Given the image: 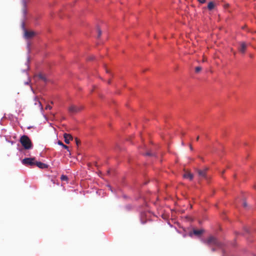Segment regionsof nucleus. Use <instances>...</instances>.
<instances>
[{
	"mask_svg": "<svg viewBox=\"0 0 256 256\" xmlns=\"http://www.w3.org/2000/svg\"><path fill=\"white\" fill-rule=\"evenodd\" d=\"M20 142L25 150H30L32 148V144L30 138L26 135L22 136Z\"/></svg>",
	"mask_w": 256,
	"mask_h": 256,
	"instance_id": "2",
	"label": "nucleus"
},
{
	"mask_svg": "<svg viewBox=\"0 0 256 256\" xmlns=\"http://www.w3.org/2000/svg\"><path fill=\"white\" fill-rule=\"evenodd\" d=\"M215 6V4H214V2H210L208 4V8L210 10H212V9L214 8Z\"/></svg>",
	"mask_w": 256,
	"mask_h": 256,
	"instance_id": "13",
	"label": "nucleus"
},
{
	"mask_svg": "<svg viewBox=\"0 0 256 256\" xmlns=\"http://www.w3.org/2000/svg\"><path fill=\"white\" fill-rule=\"evenodd\" d=\"M60 178L62 180H68V177L66 176L62 175Z\"/></svg>",
	"mask_w": 256,
	"mask_h": 256,
	"instance_id": "17",
	"label": "nucleus"
},
{
	"mask_svg": "<svg viewBox=\"0 0 256 256\" xmlns=\"http://www.w3.org/2000/svg\"><path fill=\"white\" fill-rule=\"evenodd\" d=\"M64 142L66 144H69L70 143V140H72V136L71 134H64Z\"/></svg>",
	"mask_w": 256,
	"mask_h": 256,
	"instance_id": "8",
	"label": "nucleus"
},
{
	"mask_svg": "<svg viewBox=\"0 0 256 256\" xmlns=\"http://www.w3.org/2000/svg\"><path fill=\"white\" fill-rule=\"evenodd\" d=\"M196 140H199V136H197Z\"/></svg>",
	"mask_w": 256,
	"mask_h": 256,
	"instance_id": "24",
	"label": "nucleus"
},
{
	"mask_svg": "<svg viewBox=\"0 0 256 256\" xmlns=\"http://www.w3.org/2000/svg\"><path fill=\"white\" fill-rule=\"evenodd\" d=\"M198 2L201 4H204L206 2V0H198Z\"/></svg>",
	"mask_w": 256,
	"mask_h": 256,
	"instance_id": "21",
	"label": "nucleus"
},
{
	"mask_svg": "<svg viewBox=\"0 0 256 256\" xmlns=\"http://www.w3.org/2000/svg\"><path fill=\"white\" fill-rule=\"evenodd\" d=\"M94 58V56L90 58V60H92Z\"/></svg>",
	"mask_w": 256,
	"mask_h": 256,
	"instance_id": "26",
	"label": "nucleus"
},
{
	"mask_svg": "<svg viewBox=\"0 0 256 256\" xmlns=\"http://www.w3.org/2000/svg\"><path fill=\"white\" fill-rule=\"evenodd\" d=\"M24 30V36L26 39H30L36 35V33L34 31H29L26 30L24 26H22Z\"/></svg>",
	"mask_w": 256,
	"mask_h": 256,
	"instance_id": "3",
	"label": "nucleus"
},
{
	"mask_svg": "<svg viewBox=\"0 0 256 256\" xmlns=\"http://www.w3.org/2000/svg\"><path fill=\"white\" fill-rule=\"evenodd\" d=\"M146 155L148 156H152V154L150 152H148L146 154Z\"/></svg>",
	"mask_w": 256,
	"mask_h": 256,
	"instance_id": "22",
	"label": "nucleus"
},
{
	"mask_svg": "<svg viewBox=\"0 0 256 256\" xmlns=\"http://www.w3.org/2000/svg\"><path fill=\"white\" fill-rule=\"evenodd\" d=\"M243 206H244V207H246L247 206V204L246 203V202H244Z\"/></svg>",
	"mask_w": 256,
	"mask_h": 256,
	"instance_id": "23",
	"label": "nucleus"
},
{
	"mask_svg": "<svg viewBox=\"0 0 256 256\" xmlns=\"http://www.w3.org/2000/svg\"><path fill=\"white\" fill-rule=\"evenodd\" d=\"M22 4L23 6V9H22L23 13H24V14L25 15L26 14V0H22Z\"/></svg>",
	"mask_w": 256,
	"mask_h": 256,
	"instance_id": "12",
	"label": "nucleus"
},
{
	"mask_svg": "<svg viewBox=\"0 0 256 256\" xmlns=\"http://www.w3.org/2000/svg\"><path fill=\"white\" fill-rule=\"evenodd\" d=\"M247 48V44L244 42H239V46L238 49L242 54H244Z\"/></svg>",
	"mask_w": 256,
	"mask_h": 256,
	"instance_id": "6",
	"label": "nucleus"
},
{
	"mask_svg": "<svg viewBox=\"0 0 256 256\" xmlns=\"http://www.w3.org/2000/svg\"><path fill=\"white\" fill-rule=\"evenodd\" d=\"M184 178H189L190 180H192L194 178L193 174L190 172H186L183 176Z\"/></svg>",
	"mask_w": 256,
	"mask_h": 256,
	"instance_id": "10",
	"label": "nucleus"
},
{
	"mask_svg": "<svg viewBox=\"0 0 256 256\" xmlns=\"http://www.w3.org/2000/svg\"><path fill=\"white\" fill-rule=\"evenodd\" d=\"M46 110H51L52 108V106H50L49 104H48L46 108H45Z\"/></svg>",
	"mask_w": 256,
	"mask_h": 256,
	"instance_id": "20",
	"label": "nucleus"
},
{
	"mask_svg": "<svg viewBox=\"0 0 256 256\" xmlns=\"http://www.w3.org/2000/svg\"><path fill=\"white\" fill-rule=\"evenodd\" d=\"M82 108V106H78L74 105H71L68 108L70 114H76L80 112Z\"/></svg>",
	"mask_w": 256,
	"mask_h": 256,
	"instance_id": "5",
	"label": "nucleus"
},
{
	"mask_svg": "<svg viewBox=\"0 0 256 256\" xmlns=\"http://www.w3.org/2000/svg\"><path fill=\"white\" fill-rule=\"evenodd\" d=\"M35 166H36L40 168H48V166L46 164L40 162L36 161Z\"/></svg>",
	"mask_w": 256,
	"mask_h": 256,
	"instance_id": "9",
	"label": "nucleus"
},
{
	"mask_svg": "<svg viewBox=\"0 0 256 256\" xmlns=\"http://www.w3.org/2000/svg\"><path fill=\"white\" fill-rule=\"evenodd\" d=\"M224 170L222 171V174H224Z\"/></svg>",
	"mask_w": 256,
	"mask_h": 256,
	"instance_id": "29",
	"label": "nucleus"
},
{
	"mask_svg": "<svg viewBox=\"0 0 256 256\" xmlns=\"http://www.w3.org/2000/svg\"><path fill=\"white\" fill-rule=\"evenodd\" d=\"M108 84H110V80H109L108 81Z\"/></svg>",
	"mask_w": 256,
	"mask_h": 256,
	"instance_id": "28",
	"label": "nucleus"
},
{
	"mask_svg": "<svg viewBox=\"0 0 256 256\" xmlns=\"http://www.w3.org/2000/svg\"><path fill=\"white\" fill-rule=\"evenodd\" d=\"M202 70V68L200 66H197L195 68V71L196 72H198Z\"/></svg>",
	"mask_w": 256,
	"mask_h": 256,
	"instance_id": "16",
	"label": "nucleus"
},
{
	"mask_svg": "<svg viewBox=\"0 0 256 256\" xmlns=\"http://www.w3.org/2000/svg\"><path fill=\"white\" fill-rule=\"evenodd\" d=\"M35 158H25L22 160V163L26 166H35Z\"/></svg>",
	"mask_w": 256,
	"mask_h": 256,
	"instance_id": "4",
	"label": "nucleus"
},
{
	"mask_svg": "<svg viewBox=\"0 0 256 256\" xmlns=\"http://www.w3.org/2000/svg\"><path fill=\"white\" fill-rule=\"evenodd\" d=\"M190 148L191 150H192V148L191 145H190Z\"/></svg>",
	"mask_w": 256,
	"mask_h": 256,
	"instance_id": "25",
	"label": "nucleus"
},
{
	"mask_svg": "<svg viewBox=\"0 0 256 256\" xmlns=\"http://www.w3.org/2000/svg\"><path fill=\"white\" fill-rule=\"evenodd\" d=\"M106 72H108V70H107V69L106 70Z\"/></svg>",
	"mask_w": 256,
	"mask_h": 256,
	"instance_id": "27",
	"label": "nucleus"
},
{
	"mask_svg": "<svg viewBox=\"0 0 256 256\" xmlns=\"http://www.w3.org/2000/svg\"><path fill=\"white\" fill-rule=\"evenodd\" d=\"M98 37L99 38V37H100V36L102 34V31L98 28Z\"/></svg>",
	"mask_w": 256,
	"mask_h": 256,
	"instance_id": "19",
	"label": "nucleus"
},
{
	"mask_svg": "<svg viewBox=\"0 0 256 256\" xmlns=\"http://www.w3.org/2000/svg\"><path fill=\"white\" fill-rule=\"evenodd\" d=\"M207 170V168H204V170H197V172L198 173V176L200 178H206Z\"/></svg>",
	"mask_w": 256,
	"mask_h": 256,
	"instance_id": "7",
	"label": "nucleus"
},
{
	"mask_svg": "<svg viewBox=\"0 0 256 256\" xmlns=\"http://www.w3.org/2000/svg\"><path fill=\"white\" fill-rule=\"evenodd\" d=\"M204 232V230H194L193 233L196 236H200Z\"/></svg>",
	"mask_w": 256,
	"mask_h": 256,
	"instance_id": "11",
	"label": "nucleus"
},
{
	"mask_svg": "<svg viewBox=\"0 0 256 256\" xmlns=\"http://www.w3.org/2000/svg\"><path fill=\"white\" fill-rule=\"evenodd\" d=\"M58 144L59 145L62 146L64 148L68 150V147L66 145H64L61 141L58 140Z\"/></svg>",
	"mask_w": 256,
	"mask_h": 256,
	"instance_id": "15",
	"label": "nucleus"
},
{
	"mask_svg": "<svg viewBox=\"0 0 256 256\" xmlns=\"http://www.w3.org/2000/svg\"><path fill=\"white\" fill-rule=\"evenodd\" d=\"M75 142L77 146H78L80 142V140L77 138H75Z\"/></svg>",
	"mask_w": 256,
	"mask_h": 256,
	"instance_id": "18",
	"label": "nucleus"
},
{
	"mask_svg": "<svg viewBox=\"0 0 256 256\" xmlns=\"http://www.w3.org/2000/svg\"><path fill=\"white\" fill-rule=\"evenodd\" d=\"M204 242L208 246L212 247V250L213 252L216 250V248H220L222 246V243L213 236H209Z\"/></svg>",
	"mask_w": 256,
	"mask_h": 256,
	"instance_id": "1",
	"label": "nucleus"
},
{
	"mask_svg": "<svg viewBox=\"0 0 256 256\" xmlns=\"http://www.w3.org/2000/svg\"><path fill=\"white\" fill-rule=\"evenodd\" d=\"M38 76L40 79L42 80L44 82H47V78H46V76H45V75L43 74H38Z\"/></svg>",
	"mask_w": 256,
	"mask_h": 256,
	"instance_id": "14",
	"label": "nucleus"
}]
</instances>
